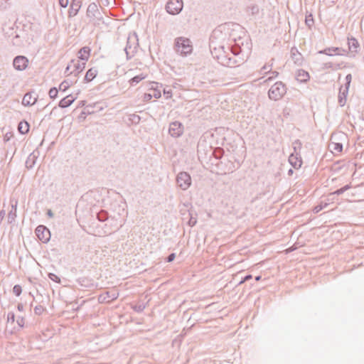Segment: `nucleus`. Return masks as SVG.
Wrapping results in <instances>:
<instances>
[{
    "label": "nucleus",
    "mask_w": 364,
    "mask_h": 364,
    "mask_svg": "<svg viewBox=\"0 0 364 364\" xmlns=\"http://www.w3.org/2000/svg\"><path fill=\"white\" fill-rule=\"evenodd\" d=\"M176 50L183 55L191 53L193 46L190 40L183 37L178 38L176 41Z\"/></svg>",
    "instance_id": "1"
},
{
    "label": "nucleus",
    "mask_w": 364,
    "mask_h": 364,
    "mask_svg": "<svg viewBox=\"0 0 364 364\" xmlns=\"http://www.w3.org/2000/svg\"><path fill=\"white\" fill-rule=\"evenodd\" d=\"M85 62H82L79 59L72 60L65 69V74L67 75H73L77 76L85 69Z\"/></svg>",
    "instance_id": "2"
},
{
    "label": "nucleus",
    "mask_w": 364,
    "mask_h": 364,
    "mask_svg": "<svg viewBox=\"0 0 364 364\" xmlns=\"http://www.w3.org/2000/svg\"><path fill=\"white\" fill-rule=\"evenodd\" d=\"M286 93V87L281 82H278L273 85L269 90V97L271 100H279Z\"/></svg>",
    "instance_id": "3"
},
{
    "label": "nucleus",
    "mask_w": 364,
    "mask_h": 364,
    "mask_svg": "<svg viewBox=\"0 0 364 364\" xmlns=\"http://www.w3.org/2000/svg\"><path fill=\"white\" fill-rule=\"evenodd\" d=\"M149 92H146L143 96V100L145 102H149L154 97L159 99L161 97V90L158 87V84L154 82H149Z\"/></svg>",
    "instance_id": "4"
},
{
    "label": "nucleus",
    "mask_w": 364,
    "mask_h": 364,
    "mask_svg": "<svg viewBox=\"0 0 364 364\" xmlns=\"http://www.w3.org/2000/svg\"><path fill=\"white\" fill-rule=\"evenodd\" d=\"M182 0H170L166 5L167 11L173 15L178 14L183 9Z\"/></svg>",
    "instance_id": "5"
},
{
    "label": "nucleus",
    "mask_w": 364,
    "mask_h": 364,
    "mask_svg": "<svg viewBox=\"0 0 364 364\" xmlns=\"http://www.w3.org/2000/svg\"><path fill=\"white\" fill-rule=\"evenodd\" d=\"M36 234L38 238L44 243L50 240V231L46 227L43 225H39L37 227L36 229Z\"/></svg>",
    "instance_id": "6"
},
{
    "label": "nucleus",
    "mask_w": 364,
    "mask_h": 364,
    "mask_svg": "<svg viewBox=\"0 0 364 364\" xmlns=\"http://www.w3.org/2000/svg\"><path fill=\"white\" fill-rule=\"evenodd\" d=\"M177 183L182 189L186 190L191 183V176L186 172H181L177 177Z\"/></svg>",
    "instance_id": "7"
},
{
    "label": "nucleus",
    "mask_w": 364,
    "mask_h": 364,
    "mask_svg": "<svg viewBox=\"0 0 364 364\" xmlns=\"http://www.w3.org/2000/svg\"><path fill=\"white\" fill-rule=\"evenodd\" d=\"M183 132V127L178 122H172L169 127V133L172 136L178 137Z\"/></svg>",
    "instance_id": "8"
},
{
    "label": "nucleus",
    "mask_w": 364,
    "mask_h": 364,
    "mask_svg": "<svg viewBox=\"0 0 364 364\" xmlns=\"http://www.w3.org/2000/svg\"><path fill=\"white\" fill-rule=\"evenodd\" d=\"M28 60L24 56H17L14 60V66L16 70H23L28 66Z\"/></svg>",
    "instance_id": "9"
},
{
    "label": "nucleus",
    "mask_w": 364,
    "mask_h": 364,
    "mask_svg": "<svg viewBox=\"0 0 364 364\" xmlns=\"http://www.w3.org/2000/svg\"><path fill=\"white\" fill-rule=\"evenodd\" d=\"M90 48L87 46L82 48L77 53L78 59L86 64L90 56Z\"/></svg>",
    "instance_id": "10"
},
{
    "label": "nucleus",
    "mask_w": 364,
    "mask_h": 364,
    "mask_svg": "<svg viewBox=\"0 0 364 364\" xmlns=\"http://www.w3.org/2000/svg\"><path fill=\"white\" fill-rule=\"evenodd\" d=\"M37 99L35 95L31 93H26L22 100V104L24 106L33 105L36 103Z\"/></svg>",
    "instance_id": "11"
},
{
    "label": "nucleus",
    "mask_w": 364,
    "mask_h": 364,
    "mask_svg": "<svg viewBox=\"0 0 364 364\" xmlns=\"http://www.w3.org/2000/svg\"><path fill=\"white\" fill-rule=\"evenodd\" d=\"M77 97H74L72 95H69L62 99L59 102V106L62 108H65L69 107L75 100Z\"/></svg>",
    "instance_id": "12"
},
{
    "label": "nucleus",
    "mask_w": 364,
    "mask_h": 364,
    "mask_svg": "<svg viewBox=\"0 0 364 364\" xmlns=\"http://www.w3.org/2000/svg\"><path fill=\"white\" fill-rule=\"evenodd\" d=\"M329 147L331 152L334 154H340L343 151V145L340 142L331 141Z\"/></svg>",
    "instance_id": "13"
},
{
    "label": "nucleus",
    "mask_w": 364,
    "mask_h": 364,
    "mask_svg": "<svg viewBox=\"0 0 364 364\" xmlns=\"http://www.w3.org/2000/svg\"><path fill=\"white\" fill-rule=\"evenodd\" d=\"M296 78L299 82H306L310 79V75L308 72L299 70L296 73Z\"/></svg>",
    "instance_id": "14"
},
{
    "label": "nucleus",
    "mask_w": 364,
    "mask_h": 364,
    "mask_svg": "<svg viewBox=\"0 0 364 364\" xmlns=\"http://www.w3.org/2000/svg\"><path fill=\"white\" fill-rule=\"evenodd\" d=\"M289 161L295 168H299L302 165V161L297 155H290Z\"/></svg>",
    "instance_id": "15"
},
{
    "label": "nucleus",
    "mask_w": 364,
    "mask_h": 364,
    "mask_svg": "<svg viewBox=\"0 0 364 364\" xmlns=\"http://www.w3.org/2000/svg\"><path fill=\"white\" fill-rule=\"evenodd\" d=\"M97 74V70L95 68L89 69L85 76V80L87 82H90L95 78Z\"/></svg>",
    "instance_id": "16"
},
{
    "label": "nucleus",
    "mask_w": 364,
    "mask_h": 364,
    "mask_svg": "<svg viewBox=\"0 0 364 364\" xmlns=\"http://www.w3.org/2000/svg\"><path fill=\"white\" fill-rule=\"evenodd\" d=\"M29 124L26 121H22L18 124V129L22 134H27L29 131Z\"/></svg>",
    "instance_id": "17"
},
{
    "label": "nucleus",
    "mask_w": 364,
    "mask_h": 364,
    "mask_svg": "<svg viewBox=\"0 0 364 364\" xmlns=\"http://www.w3.org/2000/svg\"><path fill=\"white\" fill-rule=\"evenodd\" d=\"M320 53H323L328 55H341V49L339 48H328L325 49L323 51H321Z\"/></svg>",
    "instance_id": "18"
},
{
    "label": "nucleus",
    "mask_w": 364,
    "mask_h": 364,
    "mask_svg": "<svg viewBox=\"0 0 364 364\" xmlns=\"http://www.w3.org/2000/svg\"><path fill=\"white\" fill-rule=\"evenodd\" d=\"M348 43L349 49L352 51H355L359 46L358 41L354 38H348Z\"/></svg>",
    "instance_id": "19"
},
{
    "label": "nucleus",
    "mask_w": 364,
    "mask_h": 364,
    "mask_svg": "<svg viewBox=\"0 0 364 364\" xmlns=\"http://www.w3.org/2000/svg\"><path fill=\"white\" fill-rule=\"evenodd\" d=\"M146 77V75H143V74L136 75V76L132 77L129 80V84H130V85H132V86L135 85L137 83H139V82H141V80H143L144 79H145Z\"/></svg>",
    "instance_id": "20"
},
{
    "label": "nucleus",
    "mask_w": 364,
    "mask_h": 364,
    "mask_svg": "<svg viewBox=\"0 0 364 364\" xmlns=\"http://www.w3.org/2000/svg\"><path fill=\"white\" fill-rule=\"evenodd\" d=\"M22 292V289L20 285H15L13 288V293L16 296H18L21 295Z\"/></svg>",
    "instance_id": "21"
},
{
    "label": "nucleus",
    "mask_w": 364,
    "mask_h": 364,
    "mask_svg": "<svg viewBox=\"0 0 364 364\" xmlns=\"http://www.w3.org/2000/svg\"><path fill=\"white\" fill-rule=\"evenodd\" d=\"M70 86V83L67 81H63L60 85H59V90L61 91H65Z\"/></svg>",
    "instance_id": "22"
},
{
    "label": "nucleus",
    "mask_w": 364,
    "mask_h": 364,
    "mask_svg": "<svg viewBox=\"0 0 364 364\" xmlns=\"http://www.w3.org/2000/svg\"><path fill=\"white\" fill-rule=\"evenodd\" d=\"M58 90L53 87V88H51L50 90H49V96L51 97V98H55L58 95Z\"/></svg>",
    "instance_id": "23"
},
{
    "label": "nucleus",
    "mask_w": 364,
    "mask_h": 364,
    "mask_svg": "<svg viewBox=\"0 0 364 364\" xmlns=\"http://www.w3.org/2000/svg\"><path fill=\"white\" fill-rule=\"evenodd\" d=\"M164 94L166 98H171L172 97V91L171 90H164Z\"/></svg>",
    "instance_id": "24"
},
{
    "label": "nucleus",
    "mask_w": 364,
    "mask_h": 364,
    "mask_svg": "<svg viewBox=\"0 0 364 364\" xmlns=\"http://www.w3.org/2000/svg\"><path fill=\"white\" fill-rule=\"evenodd\" d=\"M59 4L62 7L65 8L68 4V0H59Z\"/></svg>",
    "instance_id": "25"
},
{
    "label": "nucleus",
    "mask_w": 364,
    "mask_h": 364,
    "mask_svg": "<svg viewBox=\"0 0 364 364\" xmlns=\"http://www.w3.org/2000/svg\"><path fill=\"white\" fill-rule=\"evenodd\" d=\"M175 258V255L174 254H171L168 257V262H172Z\"/></svg>",
    "instance_id": "26"
},
{
    "label": "nucleus",
    "mask_w": 364,
    "mask_h": 364,
    "mask_svg": "<svg viewBox=\"0 0 364 364\" xmlns=\"http://www.w3.org/2000/svg\"><path fill=\"white\" fill-rule=\"evenodd\" d=\"M251 278H252L251 275L246 276L245 278L244 279V280L240 282V284L243 283L245 281H247V280L250 279Z\"/></svg>",
    "instance_id": "27"
},
{
    "label": "nucleus",
    "mask_w": 364,
    "mask_h": 364,
    "mask_svg": "<svg viewBox=\"0 0 364 364\" xmlns=\"http://www.w3.org/2000/svg\"><path fill=\"white\" fill-rule=\"evenodd\" d=\"M351 78H352L351 75H348L346 76V80H347V82H348V83H350V81H351Z\"/></svg>",
    "instance_id": "28"
},
{
    "label": "nucleus",
    "mask_w": 364,
    "mask_h": 364,
    "mask_svg": "<svg viewBox=\"0 0 364 364\" xmlns=\"http://www.w3.org/2000/svg\"><path fill=\"white\" fill-rule=\"evenodd\" d=\"M261 279V276H257L255 277L256 281H259Z\"/></svg>",
    "instance_id": "29"
},
{
    "label": "nucleus",
    "mask_w": 364,
    "mask_h": 364,
    "mask_svg": "<svg viewBox=\"0 0 364 364\" xmlns=\"http://www.w3.org/2000/svg\"><path fill=\"white\" fill-rule=\"evenodd\" d=\"M48 215H49L50 217H52V216H53V213H51V211H50V210H49V211L48 212Z\"/></svg>",
    "instance_id": "30"
},
{
    "label": "nucleus",
    "mask_w": 364,
    "mask_h": 364,
    "mask_svg": "<svg viewBox=\"0 0 364 364\" xmlns=\"http://www.w3.org/2000/svg\"><path fill=\"white\" fill-rule=\"evenodd\" d=\"M321 209V208H317V207H316V208H315V211H316V212H318Z\"/></svg>",
    "instance_id": "31"
},
{
    "label": "nucleus",
    "mask_w": 364,
    "mask_h": 364,
    "mask_svg": "<svg viewBox=\"0 0 364 364\" xmlns=\"http://www.w3.org/2000/svg\"><path fill=\"white\" fill-rule=\"evenodd\" d=\"M290 250H291V249H287V250H286V252H289Z\"/></svg>",
    "instance_id": "32"
}]
</instances>
